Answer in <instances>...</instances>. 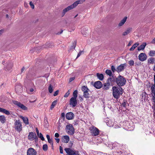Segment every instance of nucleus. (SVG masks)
<instances>
[{
  "label": "nucleus",
  "mask_w": 155,
  "mask_h": 155,
  "mask_svg": "<svg viewBox=\"0 0 155 155\" xmlns=\"http://www.w3.org/2000/svg\"><path fill=\"white\" fill-rule=\"evenodd\" d=\"M112 95L114 97L118 99L123 93V90L121 87L113 86L112 88Z\"/></svg>",
  "instance_id": "1"
},
{
  "label": "nucleus",
  "mask_w": 155,
  "mask_h": 155,
  "mask_svg": "<svg viewBox=\"0 0 155 155\" xmlns=\"http://www.w3.org/2000/svg\"><path fill=\"white\" fill-rule=\"evenodd\" d=\"M115 81L117 85L119 86H123L126 83L125 78L120 75H119L116 78Z\"/></svg>",
  "instance_id": "2"
},
{
  "label": "nucleus",
  "mask_w": 155,
  "mask_h": 155,
  "mask_svg": "<svg viewBox=\"0 0 155 155\" xmlns=\"http://www.w3.org/2000/svg\"><path fill=\"white\" fill-rule=\"evenodd\" d=\"M123 127L126 130H131L134 129V126L133 122L129 123L128 121L123 122Z\"/></svg>",
  "instance_id": "3"
},
{
  "label": "nucleus",
  "mask_w": 155,
  "mask_h": 155,
  "mask_svg": "<svg viewBox=\"0 0 155 155\" xmlns=\"http://www.w3.org/2000/svg\"><path fill=\"white\" fill-rule=\"evenodd\" d=\"M14 124L15 129L18 132H20L22 130V125L20 120H16Z\"/></svg>",
  "instance_id": "4"
},
{
  "label": "nucleus",
  "mask_w": 155,
  "mask_h": 155,
  "mask_svg": "<svg viewBox=\"0 0 155 155\" xmlns=\"http://www.w3.org/2000/svg\"><path fill=\"white\" fill-rule=\"evenodd\" d=\"M28 137V139L30 141H32L35 140V142L38 141V138L36 134L33 132H30L29 133Z\"/></svg>",
  "instance_id": "5"
},
{
  "label": "nucleus",
  "mask_w": 155,
  "mask_h": 155,
  "mask_svg": "<svg viewBox=\"0 0 155 155\" xmlns=\"http://www.w3.org/2000/svg\"><path fill=\"white\" fill-rule=\"evenodd\" d=\"M66 131L70 135H73L74 132V130L72 125L71 124L67 125L66 126Z\"/></svg>",
  "instance_id": "6"
},
{
  "label": "nucleus",
  "mask_w": 155,
  "mask_h": 155,
  "mask_svg": "<svg viewBox=\"0 0 155 155\" xmlns=\"http://www.w3.org/2000/svg\"><path fill=\"white\" fill-rule=\"evenodd\" d=\"M90 130L92 135L94 136L98 135L99 133V130L94 126H92L90 128Z\"/></svg>",
  "instance_id": "7"
},
{
  "label": "nucleus",
  "mask_w": 155,
  "mask_h": 155,
  "mask_svg": "<svg viewBox=\"0 0 155 155\" xmlns=\"http://www.w3.org/2000/svg\"><path fill=\"white\" fill-rule=\"evenodd\" d=\"M66 152L69 155H78V152L72 150L70 148H66L64 149Z\"/></svg>",
  "instance_id": "8"
},
{
  "label": "nucleus",
  "mask_w": 155,
  "mask_h": 155,
  "mask_svg": "<svg viewBox=\"0 0 155 155\" xmlns=\"http://www.w3.org/2000/svg\"><path fill=\"white\" fill-rule=\"evenodd\" d=\"M127 64L126 63L121 64L117 67L116 71L118 73L121 72L124 70Z\"/></svg>",
  "instance_id": "9"
},
{
  "label": "nucleus",
  "mask_w": 155,
  "mask_h": 155,
  "mask_svg": "<svg viewBox=\"0 0 155 155\" xmlns=\"http://www.w3.org/2000/svg\"><path fill=\"white\" fill-rule=\"evenodd\" d=\"M37 152L32 148H30L27 150V155H36Z\"/></svg>",
  "instance_id": "10"
},
{
  "label": "nucleus",
  "mask_w": 155,
  "mask_h": 155,
  "mask_svg": "<svg viewBox=\"0 0 155 155\" xmlns=\"http://www.w3.org/2000/svg\"><path fill=\"white\" fill-rule=\"evenodd\" d=\"M76 99L74 97H71L70 99V104L73 107H75L77 104Z\"/></svg>",
  "instance_id": "11"
},
{
  "label": "nucleus",
  "mask_w": 155,
  "mask_h": 155,
  "mask_svg": "<svg viewBox=\"0 0 155 155\" xmlns=\"http://www.w3.org/2000/svg\"><path fill=\"white\" fill-rule=\"evenodd\" d=\"M139 60L142 61H143L146 60L147 56L146 54L143 53H141L138 56Z\"/></svg>",
  "instance_id": "12"
},
{
  "label": "nucleus",
  "mask_w": 155,
  "mask_h": 155,
  "mask_svg": "<svg viewBox=\"0 0 155 155\" xmlns=\"http://www.w3.org/2000/svg\"><path fill=\"white\" fill-rule=\"evenodd\" d=\"M85 0H79L74 2L73 4L70 5L72 9L75 7L79 4L83 3Z\"/></svg>",
  "instance_id": "13"
},
{
  "label": "nucleus",
  "mask_w": 155,
  "mask_h": 155,
  "mask_svg": "<svg viewBox=\"0 0 155 155\" xmlns=\"http://www.w3.org/2000/svg\"><path fill=\"white\" fill-rule=\"evenodd\" d=\"M74 117V114L71 112L67 113L66 115V118L68 120L73 119Z\"/></svg>",
  "instance_id": "14"
},
{
  "label": "nucleus",
  "mask_w": 155,
  "mask_h": 155,
  "mask_svg": "<svg viewBox=\"0 0 155 155\" xmlns=\"http://www.w3.org/2000/svg\"><path fill=\"white\" fill-rule=\"evenodd\" d=\"M14 103L24 110H26L27 109V108L25 106L18 101H15Z\"/></svg>",
  "instance_id": "15"
},
{
  "label": "nucleus",
  "mask_w": 155,
  "mask_h": 155,
  "mask_svg": "<svg viewBox=\"0 0 155 155\" xmlns=\"http://www.w3.org/2000/svg\"><path fill=\"white\" fill-rule=\"evenodd\" d=\"M106 122L107 125L109 127H112L114 124V120H110L109 119H107L106 120Z\"/></svg>",
  "instance_id": "16"
},
{
  "label": "nucleus",
  "mask_w": 155,
  "mask_h": 155,
  "mask_svg": "<svg viewBox=\"0 0 155 155\" xmlns=\"http://www.w3.org/2000/svg\"><path fill=\"white\" fill-rule=\"evenodd\" d=\"M94 86L96 88L100 89L102 87V84L101 81H98L94 83Z\"/></svg>",
  "instance_id": "17"
},
{
  "label": "nucleus",
  "mask_w": 155,
  "mask_h": 155,
  "mask_svg": "<svg viewBox=\"0 0 155 155\" xmlns=\"http://www.w3.org/2000/svg\"><path fill=\"white\" fill-rule=\"evenodd\" d=\"M70 140L69 137L67 135L63 136L62 138V140L63 142L65 143H67Z\"/></svg>",
  "instance_id": "18"
},
{
  "label": "nucleus",
  "mask_w": 155,
  "mask_h": 155,
  "mask_svg": "<svg viewBox=\"0 0 155 155\" xmlns=\"http://www.w3.org/2000/svg\"><path fill=\"white\" fill-rule=\"evenodd\" d=\"M127 19V17H124L120 22L118 25V27H120L122 26L126 21Z\"/></svg>",
  "instance_id": "19"
},
{
  "label": "nucleus",
  "mask_w": 155,
  "mask_h": 155,
  "mask_svg": "<svg viewBox=\"0 0 155 155\" xmlns=\"http://www.w3.org/2000/svg\"><path fill=\"white\" fill-rule=\"evenodd\" d=\"M72 9L71 8V7L70 5L68 6L65 9H64L62 12V17L65 14V13L67 12L68 11Z\"/></svg>",
  "instance_id": "20"
},
{
  "label": "nucleus",
  "mask_w": 155,
  "mask_h": 155,
  "mask_svg": "<svg viewBox=\"0 0 155 155\" xmlns=\"http://www.w3.org/2000/svg\"><path fill=\"white\" fill-rule=\"evenodd\" d=\"M132 28H129L122 34V35L124 36H126L128 34L132 31Z\"/></svg>",
  "instance_id": "21"
},
{
  "label": "nucleus",
  "mask_w": 155,
  "mask_h": 155,
  "mask_svg": "<svg viewBox=\"0 0 155 155\" xmlns=\"http://www.w3.org/2000/svg\"><path fill=\"white\" fill-rule=\"evenodd\" d=\"M0 112L5 113L8 115L11 114V113L9 111L1 107H0Z\"/></svg>",
  "instance_id": "22"
},
{
  "label": "nucleus",
  "mask_w": 155,
  "mask_h": 155,
  "mask_svg": "<svg viewBox=\"0 0 155 155\" xmlns=\"http://www.w3.org/2000/svg\"><path fill=\"white\" fill-rule=\"evenodd\" d=\"M20 117L23 120L25 124L26 125L28 124V119L27 117H24L21 116H20Z\"/></svg>",
  "instance_id": "23"
},
{
  "label": "nucleus",
  "mask_w": 155,
  "mask_h": 155,
  "mask_svg": "<svg viewBox=\"0 0 155 155\" xmlns=\"http://www.w3.org/2000/svg\"><path fill=\"white\" fill-rule=\"evenodd\" d=\"M15 90L17 93H19L22 90V87L20 84L16 85L15 86Z\"/></svg>",
  "instance_id": "24"
},
{
  "label": "nucleus",
  "mask_w": 155,
  "mask_h": 155,
  "mask_svg": "<svg viewBox=\"0 0 155 155\" xmlns=\"http://www.w3.org/2000/svg\"><path fill=\"white\" fill-rule=\"evenodd\" d=\"M146 45V43H143L141 45L138 47L137 50L138 51H140L141 50H143L145 48Z\"/></svg>",
  "instance_id": "25"
},
{
  "label": "nucleus",
  "mask_w": 155,
  "mask_h": 155,
  "mask_svg": "<svg viewBox=\"0 0 155 155\" xmlns=\"http://www.w3.org/2000/svg\"><path fill=\"white\" fill-rule=\"evenodd\" d=\"M155 61V58L153 57H151L148 59V63L149 64H153L154 63Z\"/></svg>",
  "instance_id": "26"
},
{
  "label": "nucleus",
  "mask_w": 155,
  "mask_h": 155,
  "mask_svg": "<svg viewBox=\"0 0 155 155\" xmlns=\"http://www.w3.org/2000/svg\"><path fill=\"white\" fill-rule=\"evenodd\" d=\"M98 78L100 80L102 81L104 78V76L103 74L97 73L96 74Z\"/></svg>",
  "instance_id": "27"
},
{
  "label": "nucleus",
  "mask_w": 155,
  "mask_h": 155,
  "mask_svg": "<svg viewBox=\"0 0 155 155\" xmlns=\"http://www.w3.org/2000/svg\"><path fill=\"white\" fill-rule=\"evenodd\" d=\"M0 121L2 123H4L6 121V119L4 116H0Z\"/></svg>",
  "instance_id": "28"
},
{
  "label": "nucleus",
  "mask_w": 155,
  "mask_h": 155,
  "mask_svg": "<svg viewBox=\"0 0 155 155\" xmlns=\"http://www.w3.org/2000/svg\"><path fill=\"white\" fill-rule=\"evenodd\" d=\"M139 44L138 43H136L134 44L132 47L130 49V51H133L138 46Z\"/></svg>",
  "instance_id": "29"
},
{
  "label": "nucleus",
  "mask_w": 155,
  "mask_h": 155,
  "mask_svg": "<svg viewBox=\"0 0 155 155\" xmlns=\"http://www.w3.org/2000/svg\"><path fill=\"white\" fill-rule=\"evenodd\" d=\"M110 85L109 84H107V83H105L104 84V86L103 87L104 89V90H107L109 89L110 87Z\"/></svg>",
  "instance_id": "30"
},
{
  "label": "nucleus",
  "mask_w": 155,
  "mask_h": 155,
  "mask_svg": "<svg viewBox=\"0 0 155 155\" xmlns=\"http://www.w3.org/2000/svg\"><path fill=\"white\" fill-rule=\"evenodd\" d=\"M151 89L153 94H154L153 98H155V85H152L151 87Z\"/></svg>",
  "instance_id": "31"
},
{
  "label": "nucleus",
  "mask_w": 155,
  "mask_h": 155,
  "mask_svg": "<svg viewBox=\"0 0 155 155\" xmlns=\"http://www.w3.org/2000/svg\"><path fill=\"white\" fill-rule=\"evenodd\" d=\"M148 55L150 57H153L155 55V51L150 50L148 53Z\"/></svg>",
  "instance_id": "32"
},
{
  "label": "nucleus",
  "mask_w": 155,
  "mask_h": 155,
  "mask_svg": "<svg viewBox=\"0 0 155 155\" xmlns=\"http://www.w3.org/2000/svg\"><path fill=\"white\" fill-rule=\"evenodd\" d=\"M57 103V101L55 100L54 101L51 105L50 109L51 110H52L55 106V105H56Z\"/></svg>",
  "instance_id": "33"
},
{
  "label": "nucleus",
  "mask_w": 155,
  "mask_h": 155,
  "mask_svg": "<svg viewBox=\"0 0 155 155\" xmlns=\"http://www.w3.org/2000/svg\"><path fill=\"white\" fill-rule=\"evenodd\" d=\"M113 81V79L112 78H109L107 80L106 83L109 84L110 85H111L112 84V82Z\"/></svg>",
  "instance_id": "34"
},
{
  "label": "nucleus",
  "mask_w": 155,
  "mask_h": 155,
  "mask_svg": "<svg viewBox=\"0 0 155 155\" xmlns=\"http://www.w3.org/2000/svg\"><path fill=\"white\" fill-rule=\"evenodd\" d=\"M105 72L107 75H108L109 76H111L112 74V73L111 71L108 69H107L106 70Z\"/></svg>",
  "instance_id": "35"
},
{
  "label": "nucleus",
  "mask_w": 155,
  "mask_h": 155,
  "mask_svg": "<svg viewBox=\"0 0 155 155\" xmlns=\"http://www.w3.org/2000/svg\"><path fill=\"white\" fill-rule=\"evenodd\" d=\"M89 91H87L84 92V96L86 98H88L89 97V94L88 93Z\"/></svg>",
  "instance_id": "36"
},
{
  "label": "nucleus",
  "mask_w": 155,
  "mask_h": 155,
  "mask_svg": "<svg viewBox=\"0 0 155 155\" xmlns=\"http://www.w3.org/2000/svg\"><path fill=\"white\" fill-rule=\"evenodd\" d=\"M82 90L84 92L87 91H89V89L87 88V86H82L81 88Z\"/></svg>",
  "instance_id": "37"
},
{
  "label": "nucleus",
  "mask_w": 155,
  "mask_h": 155,
  "mask_svg": "<svg viewBox=\"0 0 155 155\" xmlns=\"http://www.w3.org/2000/svg\"><path fill=\"white\" fill-rule=\"evenodd\" d=\"M73 97L74 98H77L78 96V91L77 90H75L73 93Z\"/></svg>",
  "instance_id": "38"
},
{
  "label": "nucleus",
  "mask_w": 155,
  "mask_h": 155,
  "mask_svg": "<svg viewBox=\"0 0 155 155\" xmlns=\"http://www.w3.org/2000/svg\"><path fill=\"white\" fill-rule=\"evenodd\" d=\"M48 91L50 93H51L53 91V87L51 85H50L48 87Z\"/></svg>",
  "instance_id": "39"
},
{
  "label": "nucleus",
  "mask_w": 155,
  "mask_h": 155,
  "mask_svg": "<svg viewBox=\"0 0 155 155\" xmlns=\"http://www.w3.org/2000/svg\"><path fill=\"white\" fill-rule=\"evenodd\" d=\"M48 147L47 144H45L43 146V149L44 151H46L48 150Z\"/></svg>",
  "instance_id": "40"
},
{
  "label": "nucleus",
  "mask_w": 155,
  "mask_h": 155,
  "mask_svg": "<svg viewBox=\"0 0 155 155\" xmlns=\"http://www.w3.org/2000/svg\"><path fill=\"white\" fill-rule=\"evenodd\" d=\"M42 140L44 141L45 140L44 138L43 137V135L41 133H40L39 135V136H38Z\"/></svg>",
  "instance_id": "41"
},
{
  "label": "nucleus",
  "mask_w": 155,
  "mask_h": 155,
  "mask_svg": "<svg viewBox=\"0 0 155 155\" xmlns=\"http://www.w3.org/2000/svg\"><path fill=\"white\" fill-rule=\"evenodd\" d=\"M128 63L130 66H133L134 64V61L133 60H131L129 61Z\"/></svg>",
  "instance_id": "42"
},
{
  "label": "nucleus",
  "mask_w": 155,
  "mask_h": 155,
  "mask_svg": "<svg viewBox=\"0 0 155 155\" xmlns=\"http://www.w3.org/2000/svg\"><path fill=\"white\" fill-rule=\"evenodd\" d=\"M84 29L83 28V30H82L81 31V33L84 36H86L87 35V31L85 32H84Z\"/></svg>",
  "instance_id": "43"
},
{
  "label": "nucleus",
  "mask_w": 155,
  "mask_h": 155,
  "mask_svg": "<svg viewBox=\"0 0 155 155\" xmlns=\"http://www.w3.org/2000/svg\"><path fill=\"white\" fill-rule=\"evenodd\" d=\"M48 142L51 145V147H53V143L51 139H49V140H48Z\"/></svg>",
  "instance_id": "44"
},
{
  "label": "nucleus",
  "mask_w": 155,
  "mask_h": 155,
  "mask_svg": "<svg viewBox=\"0 0 155 155\" xmlns=\"http://www.w3.org/2000/svg\"><path fill=\"white\" fill-rule=\"evenodd\" d=\"M127 102L124 100L123 101V102L122 103V106L124 107H125L126 106L127 104Z\"/></svg>",
  "instance_id": "45"
},
{
  "label": "nucleus",
  "mask_w": 155,
  "mask_h": 155,
  "mask_svg": "<svg viewBox=\"0 0 155 155\" xmlns=\"http://www.w3.org/2000/svg\"><path fill=\"white\" fill-rule=\"evenodd\" d=\"M111 69L113 72H114L116 70V69H115V67L113 65H112L111 66Z\"/></svg>",
  "instance_id": "46"
},
{
  "label": "nucleus",
  "mask_w": 155,
  "mask_h": 155,
  "mask_svg": "<svg viewBox=\"0 0 155 155\" xmlns=\"http://www.w3.org/2000/svg\"><path fill=\"white\" fill-rule=\"evenodd\" d=\"M70 94V91L68 90V92L65 94L64 97H68Z\"/></svg>",
  "instance_id": "47"
},
{
  "label": "nucleus",
  "mask_w": 155,
  "mask_h": 155,
  "mask_svg": "<svg viewBox=\"0 0 155 155\" xmlns=\"http://www.w3.org/2000/svg\"><path fill=\"white\" fill-rule=\"evenodd\" d=\"M29 4L31 8H32V9H34V5L31 2H30Z\"/></svg>",
  "instance_id": "48"
},
{
  "label": "nucleus",
  "mask_w": 155,
  "mask_h": 155,
  "mask_svg": "<svg viewBox=\"0 0 155 155\" xmlns=\"http://www.w3.org/2000/svg\"><path fill=\"white\" fill-rule=\"evenodd\" d=\"M59 149H60V153H63V150L62 149V147L61 146H60L59 147Z\"/></svg>",
  "instance_id": "49"
},
{
  "label": "nucleus",
  "mask_w": 155,
  "mask_h": 155,
  "mask_svg": "<svg viewBox=\"0 0 155 155\" xmlns=\"http://www.w3.org/2000/svg\"><path fill=\"white\" fill-rule=\"evenodd\" d=\"M58 92H59V91L58 90L55 91L54 92V96H57L58 94Z\"/></svg>",
  "instance_id": "50"
},
{
  "label": "nucleus",
  "mask_w": 155,
  "mask_h": 155,
  "mask_svg": "<svg viewBox=\"0 0 155 155\" xmlns=\"http://www.w3.org/2000/svg\"><path fill=\"white\" fill-rule=\"evenodd\" d=\"M120 127V125L119 124H115V125H114V128H117Z\"/></svg>",
  "instance_id": "51"
},
{
  "label": "nucleus",
  "mask_w": 155,
  "mask_h": 155,
  "mask_svg": "<svg viewBox=\"0 0 155 155\" xmlns=\"http://www.w3.org/2000/svg\"><path fill=\"white\" fill-rule=\"evenodd\" d=\"M76 42H74V43L73 44V45L72 46L71 48H72L74 49L76 45Z\"/></svg>",
  "instance_id": "52"
},
{
  "label": "nucleus",
  "mask_w": 155,
  "mask_h": 155,
  "mask_svg": "<svg viewBox=\"0 0 155 155\" xmlns=\"http://www.w3.org/2000/svg\"><path fill=\"white\" fill-rule=\"evenodd\" d=\"M74 79L75 78L74 77L71 78L69 79V82H71L72 81H73Z\"/></svg>",
  "instance_id": "53"
},
{
  "label": "nucleus",
  "mask_w": 155,
  "mask_h": 155,
  "mask_svg": "<svg viewBox=\"0 0 155 155\" xmlns=\"http://www.w3.org/2000/svg\"><path fill=\"white\" fill-rule=\"evenodd\" d=\"M82 52V51H80L78 54L77 57L76 58H78V57H79L81 55V53Z\"/></svg>",
  "instance_id": "54"
},
{
  "label": "nucleus",
  "mask_w": 155,
  "mask_h": 155,
  "mask_svg": "<svg viewBox=\"0 0 155 155\" xmlns=\"http://www.w3.org/2000/svg\"><path fill=\"white\" fill-rule=\"evenodd\" d=\"M36 133H37V134L38 135V136H39V130L37 128H36Z\"/></svg>",
  "instance_id": "55"
},
{
  "label": "nucleus",
  "mask_w": 155,
  "mask_h": 155,
  "mask_svg": "<svg viewBox=\"0 0 155 155\" xmlns=\"http://www.w3.org/2000/svg\"><path fill=\"white\" fill-rule=\"evenodd\" d=\"M59 134L58 133H56L54 135L55 137L56 138L58 137H59Z\"/></svg>",
  "instance_id": "56"
},
{
  "label": "nucleus",
  "mask_w": 155,
  "mask_h": 155,
  "mask_svg": "<svg viewBox=\"0 0 155 155\" xmlns=\"http://www.w3.org/2000/svg\"><path fill=\"white\" fill-rule=\"evenodd\" d=\"M65 114L64 113H62L61 114V117H65Z\"/></svg>",
  "instance_id": "57"
},
{
  "label": "nucleus",
  "mask_w": 155,
  "mask_h": 155,
  "mask_svg": "<svg viewBox=\"0 0 155 155\" xmlns=\"http://www.w3.org/2000/svg\"><path fill=\"white\" fill-rule=\"evenodd\" d=\"M56 142L58 143H59V142L60 140L59 138H55Z\"/></svg>",
  "instance_id": "58"
},
{
  "label": "nucleus",
  "mask_w": 155,
  "mask_h": 155,
  "mask_svg": "<svg viewBox=\"0 0 155 155\" xmlns=\"http://www.w3.org/2000/svg\"><path fill=\"white\" fill-rule=\"evenodd\" d=\"M151 43L152 44H155V38H154L151 42Z\"/></svg>",
  "instance_id": "59"
},
{
  "label": "nucleus",
  "mask_w": 155,
  "mask_h": 155,
  "mask_svg": "<svg viewBox=\"0 0 155 155\" xmlns=\"http://www.w3.org/2000/svg\"><path fill=\"white\" fill-rule=\"evenodd\" d=\"M46 137L48 140H49V139H50V137L49 135H46Z\"/></svg>",
  "instance_id": "60"
},
{
  "label": "nucleus",
  "mask_w": 155,
  "mask_h": 155,
  "mask_svg": "<svg viewBox=\"0 0 155 155\" xmlns=\"http://www.w3.org/2000/svg\"><path fill=\"white\" fill-rule=\"evenodd\" d=\"M34 91V89L33 88H31L30 89V92H32Z\"/></svg>",
  "instance_id": "61"
},
{
  "label": "nucleus",
  "mask_w": 155,
  "mask_h": 155,
  "mask_svg": "<svg viewBox=\"0 0 155 155\" xmlns=\"http://www.w3.org/2000/svg\"><path fill=\"white\" fill-rule=\"evenodd\" d=\"M25 69V68L24 67H23L21 70V72H23L24 71Z\"/></svg>",
  "instance_id": "62"
},
{
  "label": "nucleus",
  "mask_w": 155,
  "mask_h": 155,
  "mask_svg": "<svg viewBox=\"0 0 155 155\" xmlns=\"http://www.w3.org/2000/svg\"><path fill=\"white\" fill-rule=\"evenodd\" d=\"M154 84H153L152 85H155V75H154Z\"/></svg>",
  "instance_id": "63"
},
{
  "label": "nucleus",
  "mask_w": 155,
  "mask_h": 155,
  "mask_svg": "<svg viewBox=\"0 0 155 155\" xmlns=\"http://www.w3.org/2000/svg\"><path fill=\"white\" fill-rule=\"evenodd\" d=\"M3 31V30H0V35H1L2 34V33Z\"/></svg>",
  "instance_id": "64"
}]
</instances>
